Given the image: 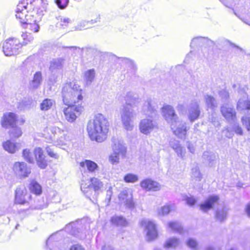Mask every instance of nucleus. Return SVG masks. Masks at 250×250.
Listing matches in <instances>:
<instances>
[{"instance_id": "nucleus-11", "label": "nucleus", "mask_w": 250, "mask_h": 250, "mask_svg": "<svg viewBox=\"0 0 250 250\" xmlns=\"http://www.w3.org/2000/svg\"><path fill=\"white\" fill-rule=\"evenodd\" d=\"M67 105L68 107L63 109L64 117L68 122L72 123L80 116L83 111V107L74 104Z\"/></svg>"}, {"instance_id": "nucleus-17", "label": "nucleus", "mask_w": 250, "mask_h": 250, "mask_svg": "<svg viewBox=\"0 0 250 250\" xmlns=\"http://www.w3.org/2000/svg\"><path fill=\"white\" fill-rule=\"evenodd\" d=\"M221 112L223 116L228 121H234L236 118V112L232 106L226 104L221 107Z\"/></svg>"}, {"instance_id": "nucleus-10", "label": "nucleus", "mask_w": 250, "mask_h": 250, "mask_svg": "<svg viewBox=\"0 0 250 250\" xmlns=\"http://www.w3.org/2000/svg\"><path fill=\"white\" fill-rule=\"evenodd\" d=\"M51 132L53 134L48 143H53L55 146H61L65 144L66 141L65 131L56 126L50 128Z\"/></svg>"}, {"instance_id": "nucleus-58", "label": "nucleus", "mask_w": 250, "mask_h": 250, "mask_svg": "<svg viewBox=\"0 0 250 250\" xmlns=\"http://www.w3.org/2000/svg\"><path fill=\"white\" fill-rule=\"evenodd\" d=\"M226 7L231 8L233 2V0H220Z\"/></svg>"}, {"instance_id": "nucleus-24", "label": "nucleus", "mask_w": 250, "mask_h": 250, "mask_svg": "<svg viewBox=\"0 0 250 250\" xmlns=\"http://www.w3.org/2000/svg\"><path fill=\"white\" fill-rule=\"evenodd\" d=\"M28 197L27 191L24 187H19L15 191V202L16 204H23L25 203Z\"/></svg>"}, {"instance_id": "nucleus-47", "label": "nucleus", "mask_w": 250, "mask_h": 250, "mask_svg": "<svg viewBox=\"0 0 250 250\" xmlns=\"http://www.w3.org/2000/svg\"><path fill=\"white\" fill-rule=\"evenodd\" d=\"M124 180L126 183H135L138 180V176L134 174L129 173L125 176Z\"/></svg>"}, {"instance_id": "nucleus-8", "label": "nucleus", "mask_w": 250, "mask_h": 250, "mask_svg": "<svg viewBox=\"0 0 250 250\" xmlns=\"http://www.w3.org/2000/svg\"><path fill=\"white\" fill-rule=\"evenodd\" d=\"M22 46V43L18 39L13 38L8 39L2 44L3 53L6 56L17 55Z\"/></svg>"}, {"instance_id": "nucleus-16", "label": "nucleus", "mask_w": 250, "mask_h": 250, "mask_svg": "<svg viewBox=\"0 0 250 250\" xmlns=\"http://www.w3.org/2000/svg\"><path fill=\"white\" fill-rule=\"evenodd\" d=\"M141 187L147 191H157L161 188V186L158 182L151 179H146L140 183Z\"/></svg>"}, {"instance_id": "nucleus-49", "label": "nucleus", "mask_w": 250, "mask_h": 250, "mask_svg": "<svg viewBox=\"0 0 250 250\" xmlns=\"http://www.w3.org/2000/svg\"><path fill=\"white\" fill-rule=\"evenodd\" d=\"M174 151L176 153L178 157L182 159L185 158L186 154V149L184 147L181 146Z\"/></svg>"}, {"instance_id": "nucleus-5", "label": "nucleus", "mask_w": 250, "mask_h": 250, "mask_svg": "<svg viewBox=\"0 0 250 250\" xmlns=\"http://www.w3.org/2000/svg\"><path fill=\"white\" fill-rule=\"evenodd\" d=\"M103 183L98 178H91L89 180H82L81 183V189L83 194L88 198H96L97 191L103 187Z\"/></svg>"}, {"instance_id": "nucleus-18", "label": "nucleus", "mask_w": 250, "mask_h": 250, "mask_svg": "<svg viewBox=\"0 0 250 250\" xmlns=\"http://www.w3.org/2000/svg\"><path fill=\"white\" fill-rule=\"evenodd\" d=\"M200 114V110L198 102L197 101L192 102L188 108V119L191 122H193L199 118Z\"/></svg>"}, {"instance_id": "nucleus-7", "label": "nucleus", "mask_w": 250, "mask_h": 250, "mask_svg": "<svg viewBox=\"0 0 250 250\" xmlns=\"http://www.w3.org/2000/svg\"><path fill=\"white\" fill-rule=\"evenodd\" d=\"M47 3L45 1L40 6L37 7L36 13L35 14V16L29 18L30 21H28L24 24L25 27L29 28L31 31L34 32H37L39 30V26L37 24L41 20L42 16L44 14V12L46 11Z\"/></svg>"}, {"instance_id": "nucleus-50", "label": "nucleus", "mask_w": 250, "mask_h": 250, "mask_svg": "<svg viewBox=\"0 0 250 250\" xmlns=\"http://www.w3.org/2000/svg\"><path fill=\"white\" fill-rule=\"evenodd\" d=\"M21 37L24 40L23 44H22V45H25L33 40V37L32 36L31 34L28 33L27 32L23 33V34L21 35Z\"/></svg>"}, {"instance_id": "nucleus-23", "label": "nucleus", "mask_w": 250, "mask_h": 250, "mask_svg": "<svg viewBox=\"0 0 250 250\" xmlns=\"http://www.w3.org/2000/svg\"><path fill=\"white\" fill-rule=\"evenodd\" d=\"M101 17L99 14H96L94 18L91 20H83L81 21L75 27V30H82L88 28L90 25L100 21Z\"/></svg>"}, {"instance_id": "nucleus-1", "label": "nucleus", "mask_w": 250, "mask_h": 250, "mask_svg": "<svg viewBox=\"0 0 250 250\" xmlns=\"http://www.w3.org/2000/svg\"><path fill=\"white\" fill-rule=\"evenodd\" d=\"M109 122L104 115L96 114L87 125V131L90 139L97 142L104 141L109 131Z\"/></svg>"}, {"instance_id": "nucleus-27", "label": "nucleus", "mask_w": 250, "mask_h": 250, "mask_svg": "<svg viewBox=\"0 0 250 250\" xmlns=\"http://www.w3.org/2000/svg\"><path fill=\"white\" fill-rule=\"evenodd\" d=\"M3 149L9 153L14 154L20 148V144L18 143L7 140L2 143Z\"/></svg>"}, {"instance_id": "nucleus-28", "label": "nucleus", "mask_w": 250, "mask_h": 250, "mask_svg": "<svg viewBox=\"0 0 250 250\" xmlns=\"http://www.w3.org/2000/svg\"><path fill=\"white\" fill-rule=\"evenodd\" d=\"M225 131H226V136L229 138L233 137V132L239 135H242L243 133L242 128L238 124H233L231 127H226Z\"/></svg>"}, {"instance_id": "nucleus-35", "label": "nucleus", "mask_w": 250, "mask_h": 250, "mask_svg": "<svg viewBox=\"0 0 250 250\" xmlns=\"http://www.w3.org/2000/svg\"><path fill=\"white\" fill-rule=\"evenodd\" d=\"M204 100L208 108L213 109L217 107L218 103L213 97L206 95L204 96Z\"/></svg>"}, {"instance_id": "nucleus-56", "label": "nucleus", "mask_w": 250, "mask_h": 250, "mask_svg": "<svg viewBox=\"0 0 250 250\" xmlns=\"http://www.w3.org/2000/svg\"><path fill=\"white\" fill-rule=\"evenodd\" d=\"M219 94L220 96L222 98V99L224 100L227 99L229 97V94L228 92L225 90L223 89L219 91Z\"/></svg>"}, {"instance_id": "nucleus-41", "label": "nucleus", "mask_w": 250, "mask_h": 250, "mask_svg": "<svg viewBox=\"0 0 250 250\" xmlns=\"http://www.w3.org/2000/svg\"><path fill=\"white\" fill-rule=\"evenodd\" d=\"M70 22L71 20L68 18H59L58 19L56 26L60 29H64Z\"/></svg>"}, {"instance_id": "nucleus-54", "label": "nucleus", "mask_w": 250, "mask_h": 250, "mask_svg": "<svg viewBox=\"0 0 250 250\" xmlns=\"http://www.w3.org/2000/svg\"><path fill=\"white\" fill-rule=\"evenodd\" d=\"M69 0H56V3L60 9L65 8L68 5Z\"/></svg>"}, {"instance_id": "nucleus-30", "label": "nucleus", "mask_w": 250, "mask_h": 250, "mask_svg": "<svg viewBox=\"0 0 250 250\" xmlns=\"http://www.w3.org/2000/svg\"><path fill=\"white\" fill-rule=\"evenodd\" d=\"M95 77V72L94 69H89L86 71L83 74V81L85 85H90L94 81Z\"/></svg>"}, {"instance_id": "nucleus-42", "label": "nucleus", "mask_w": 250, "mask_h": 250, "mask_svg": "<svg viewBox=\"0 0 250 250\" xmlns=\"http://www.w3.org/2000/svg\"><path fill=\"white\" fill-rule=\"evenodd\" d=\"M191 178L192 180L195 181H200L202 178V175L200 172L199 168L196 166L192 168Z\"/></svg>"}, {"instance_id": "nucleus-26", "label": "nucleus", "mask_w": 250, "mask_h": 250, "mask_svg": "<svg viewBox=\"0 0 250 250\" xmlns=\"http://www.w3.org/2000/svg\"><path fill=\"white\" fill-rule=\"evenodd\" d=\"M218 200L219 197L217 196H210L204 203L200 205V208L202 211L207 212L210 209Z\"/></svg>"}, {"instance_id": "nucleus-44", "label": "nucleus", "mask_w": 250, "mask_h": 250, "mask_svg": "<svg viewBox=\"0 0 250 250\" xmlns=\"http://www.w3.org/2000/svg\"><path fill=\"white\" fill-rule=\"evenodd\" d=\"M22 156L24 159L29 163H34V158L32 157V153L29 149L26 148L23 150Z\"/></svg>"}, {"instance_id": "nucleus-48", "label": "nucleus", "mask_w": 250, "mask_h": 250, "mask_svg": "<svg viewBox=\"0 0 250 250\" xmlns=\"http://www.w3.org/2000/svg\"><path fill=\"white\" fill-rule=\"evenodd\" d=\"M241 122L247 129L248 131H250V115H245L243 116L241 118Z\"/></svg>"}, {"instance_id": "nucleus-61", "label": "nucleus", "mask_w": 250, "mask_h": 250, "mask_svg": "<svg viewBox=\"0 0 250 250\" xmlns=\"http://www.w3.org/2000/svg\"><path fill=\"white\" fill-rule=\"evenodd\" d=\"M69 250H85L82 246L80 245H74Z\"/></svg>"}, {"instance_id": "nucleus-55", "label": "nucleus", "mask_w": 250, "mask_h": 250, "mask_svg": "<svg viewBox=\"0 0 250 250\" xmlns=\"http://www.w3.org/2000/svg\"><path fill=\"white\" fill-rule=\"evenodd\" d=\"M169 146H170L175 151L177 148H178L181 145L180 144V143L178 141L175 140H171L169 142Z\"/></svg>"}, {"instance_id": "nucleus-38", "label": "nucleus", "mask_w": 250, "mask_h": 250, "mask_svg": "<svg viewBox=\"0 0 250 250\" xmlns=\"http://www.w3.org/2000/svg\"><path fill=\"white\" fill-rule=\"evenodd\" d=\"M168 228L174 232L182 234L183 229L181 225L177 222H170L168 223Z\"/></svg>"}, {"instance_id": "nucleus-33", "label": "nucleus", "mask_w": 250, "mask_h": 250, "mask_svg": "<svg viewBox=\"0 0 250 250\" xmlns=\"http://www.w3.org/2000/svg\"><path fill=\"white\" fill-rule=\"evenodd\" d=\"M174 206L171 204H166L157 209V213L158 216H164L174 209Z\"/></svg>"}, {"instance_id": "nucleus-36", "label": "nucleus", "mask_w": 250, "mask_h": 250, "mask_svg": "<svg viewBox=\"0 0 250 250\" xmlns=\"http://www.w3.org/2000/svg\"><path fill=\"white\" fill-rule=\"evenodd\" d=\"M110 221L112 224L117 226L125 227L128 225V222L125 218L121 216H113Z\"/></svg>"}, {"instance_id": "nucleus-40", "label": "nucleus", "mask_w": 250, "mask_h": 250, "mask_svg": "<svg viewBox=\"0 0 250 250\" xmlns=\"http://www.w3.org/2000/svg\"><path fill=\"white\" fill-rule=\"evenodd\" d=\"M9 134L11 137L17 139L22 135V132L21 127L13 125L12 126V129L10 130Z\"/></svg>"}, {"instance_id": "nucleus-29", "label": "nucleus", "mask_w": 250, "mask_h": 250, "mask_svg": "<svg viewBox=\"0 0 250 250\" xmlns=\"http://www.w3.org/2000/svg\"><path fill=\"white\" fill-rule=\"evenodd\" d=\"M42 82V76L41 72H37L33 77L32 81L30 82L29 88L32 89L38 88Z\"/></svg>"}, {"instance_id": "nucleus-19", "label": "nucleus", "mask_w": 250, "mask_h": 250, "mask_svg": "<svg viewBox=\"0 0 250 250\" xmlns=\"http://www.w3.org/2000/svg\"><path fill=\"white\" fill-rule=\"evenodd\" d=\"M80 169L82 172H85L86 170L90 173H95L99 169L98 165L94 162L85 160L80 163Z\"/></svg>"}, {"instance_id": "nucleus-37", "label": "nucleus", "mask_w": 250, "mask_h": 250, "mask_svg": "<svg viewBox=\"0 0 250 250\" xmlns=\"http://www.w3.org/2000/svg\"><path fill=\"white\" fill-rule=\"evenodd\" d=\"M228 211V209L226 207L218 208L216 213V219L220 222L224 220L227 217Z\"/></svg>"}, {"instance_id": "nucleus-59", "label": "nucleus", "mask_w": 250, "mask_h": 250, "mask_svg": "<svg viewBox=\"0 0 250 250\" xmlns=\"http://www.w3.org/2000/svg\"><path fill=\"white\" fill-rule=\"evenodd\" d=\"M123 61L125 63L128 64L129 65V66H130V67L132 68H136V66L132 60L128 58H124Z\"/></svg>"}, {"instance_id": "nucleus-22", "label": "nucleus", "mask_w": 250, "mask_h": 250, "mask_svg": "<svg viewBox=\"0 0 250 250\" xmlns=\"http://www.w3.org/2000/svg\"><path fill=\"white\" fill-rule=\"evenodd\" d=\"M112 143V151L118 153L120 155L125 156L126 147L125 146L123 141L118 139H114Z\"/></svg>"}, {"instance_id": "nucleus-45", "label": "nucleus", "mask_w": 250, "mask_h": 250, "mask_svg": "<svg viewBox=\"0 0 250 250\" xmlns=\"http://www.w3.org/2000/svg\"><path fill=\"white\" fill-rule=\"evenodd\" d=\"M136 100L133 93L129 92L127 93L125 97V100L126 101V105L125 106H131L132 104H134Z\"/></svg>"}, {"instance_id": "nucleus-39", "label": "nucleus", "mask_w": 250, "mask_h": 250, "mask_svg": "<svg viewBox=\"0 0 250 250\" xmlns=\"http://www.w3.org/2000/svg\"><path fill=\"white\" fill-rule=\"evenodd\" d=\"M62 63L63 60L62 59L53 60L50 62L49 69L52 72L57 69H60L62 67Z\"/></svg>"}, {"instance_id": "nucleus-52", "label": "nucleus", "mask_w": 250, "mask_h": 250, "mask_svg": "<svg viewBox=\"0 0 250 250\" xmlns=\"http://www.w3.org/2000/svg\"><path fill=\"white\" fill-rule=\"evenodd\" d=\"M45 150L47 154L51 158L55 159H58L59 158V155L55 152L53 149L51 148L49 146H47L45 147Z\"/></svg>"}, {"instance_id": "nucleus-15", "label": "nucleus", "mask_w": 250, "mask_h": 250, "mask_svg": "<svg viewBox=\"0 0 250 250\" xmlns=\"http://www.w3.org/2000/svg\"><path fill=\"white\" fill-rule=\"evenodd\" d=\"M17 117L12 112L5 113L1 120V125L2 127L8 128L16 125Z\"/></svg>"}, {"instance_id": "nucleus-4", "label": "nucleus", "mask_w": 250, "mask_h": 250, "mask_svg": "<svg viewBox=\"0 0 250 250\" xmlns=\"http://www.w3.org/2000/svg\"><path fill=\"white\" fill-rule=\"evenodd\" d=\"M61 96L65 105L79 104L83 99L80 86L74 82L66 83L62 85Z\"/></svg>"}, {"instance_id": "nucleus-32", "label": "nucleus", "mask_w": 250, "mask_h": 250, "mask_svg": "<svg viewBox=\"0 0 250 250\" xmlns=\"http://www.w3.org/2000/svg\"><path fill=\"white\" fill-rule=\"evenodd\" d=\"M181 242L179 239L173 237L167 239L164 244V247L167 249H175L181 245Z\"/></svg>"}, {"instance_id": "nucleus-2", "label": "nucleus", "mask_w": 250, "mask_h": 250, "mask_svg": "<svg viewBox=\"0 0 250 250\" xmlns=\"http://www.w3.org/2000/svg\"><path fill=\"white\" fill-rule=\"evenodd\" d=\"M161 111L162 116L170 124L174 134L180 138L185 139L188 130L186 124L179 120L173 107L169 105H164Z\"/></svg>"}, {"instance_id": "nucleus-31", "label": "nucleus", "mask_w": 250, "mask_h": 250, "mask_svg": "<svg viewBox=\"0 0 250 250\" xmlns=\"http://www.w3.org/2000/svg\"><path fill=\"white\" fill-rule=\"evenodd\" d=\"M55 104V101L51 99H44L40 104V108L42 111H47L50 109Z\"/></svg>"}, {"instance_id": "nucleus-34", "label": "nucleus", "mask_w": 250, "mask_h": 250, "mask_svg": "<svg viewBox=\"0 0 250 250\" xmlns=\"http://www.w3.org/2000/svg\"><path fill=\"white\" fill-rule=\"evenodd\" d=\"M30 191L35 195H40L42 193V187L41 185L35 180H32L29 186Z\"/></svg>"}, {"instance_id": "nucleus-63", "label": "nucleus", "mask_w": 250, "mask_h": 250, "mask_svg": "<svg viewBox=\"0 0 250 250\" xmlns=\"http://www.w3.org/2000/svg\"><path fill=\"white\" fill-rule=\"evenodd\" d=\"M102 250H113V248L109 245L104 246Z\"/></svg>"}, {"instance_id": "nucleus-57", "label": "nucleus", "mask_w": 250, "mask_h": 250, "mask_svg": "<svg viewBox=\"0 0 250 250\" xmlns=\"http://www.w3.org/2000/svg\"><path fill=\"white\" fill-rule=\"evenodd\" d=\"M75 225H76V224L74 223H72L70 224H69L68 225H67V226L66 227V229L67 231H69V229L70 228H72V230L70 231V233H71L73 235H76L77 233L75 232L74 230H73V229L76 228Z\"/></svg>"}, {"instance_id": "nucleus-20", "label": "nucleus", "mask_w": 250, "mask_h": 250, "mask_svg": "<svg viewBox=\"0 0 250 250\" xmlns=\"http://www.w3.org/2000/svg\"><path fill=\"white\" fill-rule=\"evenodd\" d=\"M155 127V125L153 122L148 119H144L140 121L139 124V129L140 132L144 134L147 135Z\"/></svg>"}, {"instance_id": "nucleus-3", "label": "nucleus", "mask_w": 250, "mask_h": 250, "mask_svg": "<svg viewBox=\"0 0 250 250\" xmlns=\"http://www.w3.org/2000/svg\"><path fill=\"white\" fill-rule=\"evenodd\" d=\"M44 0H21L17 5L16 17L20 22L24 24L29 18L35 16L37 7L40 6Z\"/></svg>"}, {"instance_id": "nucleus-25", "label": "nucleus", "mask_w": 250, "mask_h": 250, "mask_svg": "<svg viewBox=\"0 0 250 250\" xmlns=\"http://www.w3.org/2000/svg\"><path fill=\"white\" fill-rule=\"evenodd\" d=\"M237 109L238 111L250 110V100L246 93L242 94V97L239 99L237 104Z\"/></svg>"}, {"instance_id": "nucleus-53", "label": "nucleus", "mask_w": 250, "mask_h": 250, "mask_svg": "<svg viewBox=\"0 0 250 250\" xmlns=\"http://www.w3.org/2000/svg\"><path fill=\"white\" fill-rule=\"evenodd\" d=\"M186 243L188 247L193 249H197L198 246L197 241L193 238H189L187 240Z\"/></svg>"}, {"instance_id": "nucleus-21", "label": "nucleus", "mask_w": 250, "mask_h": 250, "mask_svg": "<svg viewBox=\"0 0 250 250\" xmlns=\"http://www.w3.org/2000/svg\"><path fill=\"white\" fill-rule=\"evenodd\" d=\"M157 108V106L155 101L151 99H148L144 104L142 111L146 115L152 116Z\"/></svg>"}, {"instance_id": "nucleus-64", "label": "nucleus", "mask_w": 250, "mask_h": 250, "mask_svg": "<svg viewBox=\"0 0 250 250\" xmlns=\"http://www.w3.org/2000/svg\"><path fill=\"white\" fill-rule=\"evenodd\" d=\"M248 215L250 217V204L248 205L246 209Z\"/></svg>"}, {"instance_id": "nucleus-46", "label": "nucleus", "mask_w": 250, "mask_h": 250, "mask_svg": "<svg viewBox=\"0 0 250 250\" xmlns=\"http://www.w3.org/2000/svg\"><path fill=\"white\" fill-rule=\"evenodd\" d=\"M208 40L207 38L198 37L193 38L191 42L190 46L194 47L197 44H200L201 43L207 42Z\"/></svg>"}, {"instance_id": "nucleus-51", "label": "nucleus", "mask_w": 250, "mask_h": 250, "mask_svg": "<svg viewBox=\"0 0 250 250\" xmlns=\"http://www.w3.org/2000/svg\"><path fill=\"white\" fill-rule=\"evenodd\" d=\"M184 200L186 202V203L188 205L192 207L196 203L197 200L193 196H184Z\"/></svg>"}, {"instance_id": "nucleus-6", "label": "nucleus", "mask_w": 250, "mask_h": 250, "mask_svg": "<svg viewBox=\"0 0 250 250\" xmlns=\"http://www.w3.org/2000/svg\"><path fill=\"white\" fill-rule=\"evenodd\" d=\"M136 115L132 107L124 106L120 110L121 120L124 128L127 131H131L134 127L133 120Z\"/></svg>"}, {"instance_id": "nucleus-43", "label": "nucleus", "mask_w": 250, "mask_h": 250, "mask_svg": "<svg viewBox=\"0 0 250 250\" xmlns=\"http://www.w3.org/2000/svg\"><path fill=\"white\" fill-rule=\"evenodd\" d=\"M125 157V156L120 155L118 153L113 151L109 156V161L113 165H117L119 163L121 158H124Z\"/></svg>"}, {"instance_id": "nucleus-9", "label": "nucleus", "mask_w": 250, "mask_h": 250, "mask_svg": "<svg viewBox=\"0 0 250 250\" xmlns=\"http://www.w3.org/2000/svg\"><path fill=\"white\" fill-rule=\"evenodd\" d=\"M140 225L144 229L146 233V239L148 241L153 240L157 237L158 231L156 225L153 221L144 219L141 221Z\"/></svg>"}, {"instance_id": "nucleus-13", "label": "nucleus", "mask_w": 250, "mask_h": 250, "mask_svg": "<svg viewBox=\"0 0 250 250\" xmlns=\"http://www.w3.org/2000/svg\"><path fill=\"white\" fill-rule=\"evenodd\" d=\"M13 170L15 173L21 178H25L29 176L31 170L24 162H17L15 163L13 166Z\"/></svg>"}, {"instance_id": "nucleus-12", "label": "nucleus", "mask_w": 250, "mask_h": 250, "mask_svg": "<svg viewBox=\"0 0 250 250\" xmlns=\"http://www.w3.org/2000/svg\"><path fill=\"white\" fill-rule=\"evenodd\" d=\"M132 191L130 188H125L119 193L118 196L119 204L127 208H132L134 203L132 200Z\"/></svg>"}, {"instance_id": "nucleus-14", "label": "nucleus", "mask_w": 250, "mask_h": 250, "mask_svg": "<svg viewBox=\"0 0 250 250\" xmlns=\"http://www.w3.org/2000/svg\"><path fill=\"white\" fill-rule=\"evenodd\" d=\"M33 152L37 166L42 169H45L48 163L43 149L40 147H36Z\"/></svg>"}, {"instance_id": "nucleus-62", "label": "nucleus", "mask_w": 250, "mask_h": 250, "mask_svg": "<svg viewBox=\"0 0 250 250\" xmlns=\"http://www.w3.org/2000/svg\"><path fill=\"white\" fill-rule=\"evenodd\" d=\"M188 148L189 150V151L190 152H191V153H194V152H195V147L194 146H193V145L191 144H189L188 145Z\"/></svg>"}, {"instance_id": "nucleus-60", "label": "nucleus", "mask_w": 250, "mask_h": 250, "mask_svg": "<svg viewBox=\"0 0 250 250\" xmlns=\"http://www.w3.org/2000/svg\"><path fill=\"white\" fill-rule=\"evenodd\" d=\"M216 158L214 154H211L208 156V161L209 162V167H212L213 165V162L215 161Z\"/></svg>"}]
</instances>
